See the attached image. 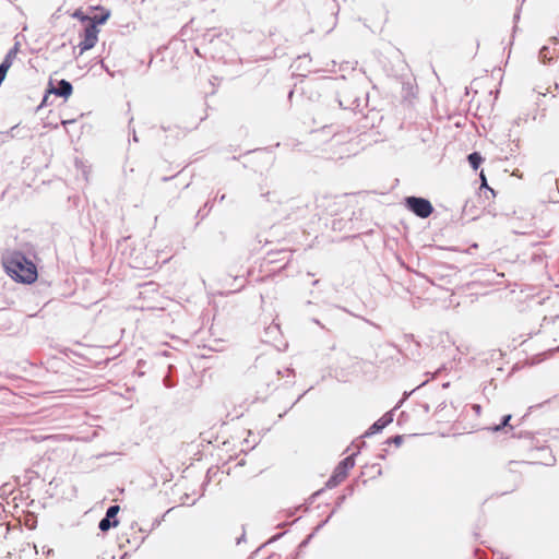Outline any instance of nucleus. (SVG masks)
<instances>
[{"label": "nucleus", "instance_id": "f257e3e1", "mask_svg": "<svg viewBox=\"0 0 559 559\" xmlns=\"http://www.w3.org/2000/svg\"><path fill=\"white\" fill-rule=\"evenodd\" d=\"M352 70L348 79L345 75L331 79L326 82V87L335 91L334 102L340 108L356 111L367 105L368 93L360 86L364 82L362 75L356 73L354 68Z\"/></svg>", "mask_w": 559, "mask_h": 559}, {"label": "nucleus", "instance_id": "f03ea898", "mask_svg": "<svg viewBox=\"0 0 559 559\" xmlns=\"http://www.w3.org/2000/svg\"><path fill=\"white\" fill-rule=\"evenodd\" d=\"M1 261L5 273L13 281L23 284L35 282V263L21 251H7Z\"/></svg>", "mask_w": 559, "mask_h": 559}, {"label": "nucleus", "instance_id": "7ed1b4c3", "mask_svg": "<svg viewBox=\"0 0 559 559\" xmlns=\"http://www.w3.org/2000/svg\"><path fill=\"white\" fill-rule=\"evenodd\" d=\"M72 92L73 86L69 81L62 79L57 82V85H53L52 80H50L49 87L46 90L41 103L37 105V111L41 110L45 106L51 104V97L55 98L59 96L67 99L71 96Z\"/></svg>", "mask_w": 559, "mask_h": 559}, {"label": "nucleus", "instance_id": "20e7f679", "mask_svg": "<svg viewBox=\"0 0 559 559\" xmlns=\"http://www.w3.org/2000/svg\"><path fill=\"white\" fill-rule=\"evenodd\" d=\"M355 455L356 453L346 456L336 465L325 483V488L332 489L346 478L348 471L355 466Z\"/></svg>", "mask_w": 559, "mask_h": 559}, {"label": "nucleus", "instance_id": "39448f33", "mask_svg": "<svg viewBox=\"0 0 559 559\" xmlns=\"http://www.w3.org/2000/svg\"><path fill=\"white\" fill-rule=\"evenodd\" d=\"M405 207L419 218H427L433 212V206L428 199L421 197H406L404 199Z\"/></svg>", "mask_w": 559, "mask_h": 559}, {"label": "nucleus", "instance_id": "423d86ee", "mask_svg": "<svg viewBox=\"0 0 559 559\" xmlns=\"http://www.w3.org/2000/svg\"><path fill=\"white\" fill-rule=\"evenodd\" d=\"M99 29L95 27V24H84L83 29L79 33L81 38L78 47L80 48V53L82 55L84 51L92 49L98 39Z\"/></svg>", "mask_w": 559, "mask_h": 559}, {"label": "nucleus", "instance_id": "0eeeda50", "mask_svg": "<svg viewBox=\"0 0 559 559\" xmlns=\"http://www.w3.org/2000/svg\"><path fill=\"white\" fill-rule=\"evenodd\" d=\"M120 511V507L118 504L110 506L105 516L99 521L98 528L102 532H107L112 527H117L119 524V520L117 519V515Z\"/></svg>", "mask_w": 559, "mask_h": 559}, {"label": "nucleus", "instance_id": "6e6552de", "mask_svg": "<svg viewBox=\"0 0 559 559\" xmlns=\"http://www.w3.org/2000/svg\"><path fill=\"white\" fill-rule=\"evenodd\" d=\"M393 411L386 412L382 417H380L378 420H376L364 433L362 437H371L373 435H377L381 432L388 425H390L393 421Z\"/></svg>", "mask_w": 559, "mask_h": 559}, {"label": "nucleus", "instance_id": "1a4fd4ad", "mask_svg": "<svg viewBox=\"0 0 559 559\" xmlns=\"http://www.w3.org/2000/svg\"><path fill=\"white\" fill-rule=\"evenodd\" d=\"M33 479V472L26 471L23 477H17V483L21 486L20 495L23 497L25 495L26 507H31L34 502V499L31 497V480Z\"/></svg>", "mask_w": 559, "mask_h": 559}, {"label": "nucleus", "instance_id": "9d476101", "mask_svg": "<svg viewBox=\"0 0 559 559\" xmlns=\"http://www.w3.org/2000/svg\"><path fill=\"white\" fill-rule=\"evenodd\" d=\"M404 340L408 344L406 347V350L408 352L406 356L414 360L418 359L420 357L419 343L414 340L413 335H405Z\"/></svg>", "mask_w": 559, "mask_h": 559}, {"label": "nucleus", "instance_id": "9b49d317", "mask_svg": "<svg viewBox=\"0 0 559 559\" xmlns=\"http://www.w3.org/2000/svg\"><path fill=\"white\" fill-rule=\"evenodd\" d=\"M109 16L110 11L102 8L99 12L88 17V24H95V27L98 28L99 25L106 23Z\"/></svg>", "mask_w": 559, "mask_h": 559}, {"label": "nucleus", "instance_id": "f8f14e48", "mask_svg": "<svg viewBox=\"0 0 559 559\" xmlns=\"http://www.w3.org/2000/svg\"><path fill=\"white\" fill-rule=\"evenodd\" d=\"M221 34L216 31V28L207 29L202 35V44L203 45H210L213 44L216 39L219 40Z\"/></svg>", "mask_w": 559, "mask_h": 559}, {"label": "nucleus", "instance_id": "ddd939ff", "mask_svg": "<svg viewBox=\"0 0 559 559\" xmlns=\"http://www.w3.org/2000/svg\"><path fill=\"white\" fill-rule=\"evenodd\" d=\"M467 160H468L469 166L474 170H477L479 168L480 164L483 163L484 158L480 155V153L473 152V153L468 154Z\"/></svg>", "mask_w": 559, "mask_h": 559}, {"label": "nucleus", "instance_id": "4468645a", "mask_svg": "<svg viewBox=\"0 0 559 559\" xmlns=\"http://www.w3.org/2000/svg\"><path fill=\"white\" fill-rule=\"evenodd\" d=\"M512 418V415L508 414V415H504L502 418H501V423L499 425H496L493 426L492 428H490L493 432H498L500 430H502L504 427H509L511 430L513 429L512 426L509 425L510 420Z\"/></svg>", "mask_w": 559, "mask_h": 559}, {"label": "nucleus", "instance_id": "2eb2a0df", "mask_svg": "<svg viewBox=\"0 0 559 559\" xmlns=\"http://www.w3.org/2000/svg\"><path fill=\"white\" fill-rule=\"evenodd\" d=\"M539 59L544 63L550 62L554 59V55L550 52L549 47H547V46L542 47V49L539 50Z\"/></svg>", "mask_w": 559, "mask_h": 559}, {"label": "nucleus", "instance_id": "dca6fc26", "mask_svg": "<svg viewBox=\"0 0 559 559\" xmlns=\"http://www.w3.org/2000/svg\"><path fill=\"white\" fill-rule=\"evenodd\" d=\"M20 41L16 40L14 46L8 51L3 60H8L11 64L13 62V59L16 57V53L19 51Z\"/></svg>", "mask_w": 559, "mask_h": 559}, {"label": "nucleus", "instance_id": "f3484780", "mask_svg": "<svg viewBox=\"0 0 559 559\" xmlns=\"http://www.w3.org/2000/svg\"><path fill=\"white\" fill-rule=\"evenodd\" d=\"M335 66H336V62L334 60H331L330 62L326 63V66L324 68H311V69H309V72H319V71L334 72Z\"/></svg>", "mask_w": 559, "mask_h": 559}, {"label": "nucleus", "instance_id": "a211bd4d", "mask_svg": "<svg viewBox=\"0 0 559 559\" xmlns=\"http://www.w3.org/2000/svg\"><path fill=\"white\" fill-rule=\"evenodd\" d=\"M72 16L74 19L80 20L83 24H87L88 23L90 15H86L81 9L75 10L73 12Z\"/></svg>", "mask_w": 559, "mask_h": 559}, {"label": "nucleus", "instance_id": "6ab92c4d", "mask_svg": "<svg viewBox=\"0 0 559 559\" xmlns=\"http://www.w3.org/2000/svg\"><path fill=\"white\" fill-rule=\"evenodd\" d=\"M402 442H403V436H401V435L390 437L385 441L386 444H395L396 447H400L402 444Z\"/></svg>", "mask_w": 559, "mask_h": 559}, {"label": "nucleus", "instance_id": "aec40b11", "mask_svg": "<svg viewBox=\"0 0 559 559\" xmlns=\"http://www.w3.org/2000/svg\"><path fill=\"white\" fill-rule=\"evenodd\" d=\"M11 66L12 64L8 60H3L0 63V76L5 79L7 72H8V70L10 69Z\"/></svg>", "mask_w": 559, "mask_h": 559}, {"label": "nucleus", "instance_id": "412c9836", "mask_svg": "<svg viewBox=\"0 0 559 559\" xmlns=\"http://www.w3.org/2000/svg\"><path fill=\"white\" fill-rule=\"evenodd\" d=\"M480 180H481V186H480V189H486L488 190L492 195H495V191L487 185V179L484 175V173L481 171L480 173Z\"/></svg>", "mask_w": 559, "mask_h": 559}, {"label": "nucleus", "instance_id": "4be33fe9", "mask_svg": "<svg viewBox=\"0 0 559 559\" xmlns=\"http://www.w3.org/2000/svg\"><path fill=\"white\" fill-rule=\"evenodd\" d=\"M282 254H283V258L278 259L277 261L278 262L285 261L284 265H286L290 254L288 252H282ZM275 261H276L275 259L270 260V262H275Z\"/></svg>", "mask_w": 559, "mask_h": 559}, {"label": "nucleus", "instance_id": "5701e85b", "mask_svg": "<svg viewBox=\"0 0 559 559\" xmlns=\"http://www.w3.org/2000/svg\"><path fill=\"white\" fill-rule=\"evenodd\" d=\"M341 141H342V135L341 134H334L333 138L331 139V142H332L333 145L341 143Z\"/></svg>", "mask_w": 559, "mask_h": 559}, {"label": "nucleus", "instance_id": "b1692460", "mask_svg": "<svg viewBox=\"0 0 559 559\" xmlns=\"http://www.w3.org/2000/svg\"><path fill=\"white\" fill-rule=\"evenodd\" d=\"M100 66H102V68H103V69H104V70H105V71H106L110 76H114V75H115V74H114V72H111V71L109 70V68L107 67V64L105 63V60H100Z\"/></svg>", "mask_w": 559, "mask_h": 559}, {"label": "nucleus", "instance_id": "393cba45", "mask_svg": "<svg viewBox=\"0 0 559 559\" xmlns=\"http://www.w3.org/2000/svg\"><path fill=\"white\" fill-rule=\"evenodd\" d=\"M334 512H335V510H333V511L331 512V514L328 516V519H326L325 521H323L322 523H320V524L317 526V528H316V530H317V531H318V530H320V528H321V527H322V526H323V525H324V524L330 520V518L334 514Z\"/></svg>", "mask_w": 559, "mask_h": 559}, {"label": "nucleus", "instance_id": "a878e982", "mask_svg": "<svg viewBox=\"0 0 559 559\" xmlns=\"http://www.w3.org/2000/svg\"><path fill=\"white\" fill-rule=\"evenodd\" d=\"M345 500V496H340L336 500V509L340 508L342 506V503L344 502Z\"/></svg>", "mask_w": 559, "mask_h": 559}, {"label": "nucleus", "instance_id": "bb28decb", "mask_svg": "<svg viewBox=\"0 0 559 559\" xmlns=\"http://www.w3.org/2000/svg\"><path fill=\"white\" fill-rule=\"evenodd\" d=\"M225 199H226V194H224V193H223V194H221V195L216 194V197H215V199H214V200H215V201H218L219 203H222V202H224V201H225Z\"/></svg>", "mask_w": 559, "mask_h": 559}, {"label": "nucleus", "instance_id": "cd10ccee", "mask_svg": "<svg viewBox=\"0 0 559 559\" xmlns=\"http://www.w3.org/2000/svg\"><path fill=\"white\" fill-rule=\"evenodd\" d=\"M1 490H2V493H5L8 491H10V485L9 484H4L2 487H1Z\"/></svg>", "mask_w": 559, "mask_h": 559}, {"label": "nucleus", "instance_id": "c85d7f7f", "mask_svg": "<svg viewBox=\"0 0 559 559\" xmlns=\"http://www.w3.org/2000/svg\"><path fill=\"white\" fill-rule=\"evenodd\" d=\"M312 322L316 323L317 325H319L321 329H325V326L320 322V320L313 318Z\"/></svg>", "mask_w": 559, "mask_h": 559}, {"label": "nucleus", "instance_id": "c756f323", "mask_svg": "<svg viewBox=\"0 0 559 559\" xmlns=\"http://www.w3.org/2000/svg\"><path fill=\"white\" fill-rule=\"evenodd\" d=\"M555 457L552 455H550L549 460L547 462H545V465H552L555 463Z\"/></svg>", "mask_w": 559, "mask_h": 559}, {"label": "nucleus", "instance_id": "7c9ffc66", "mask_svg": "<svg viewBox=\"0 0 559 559\" xmlns=\"http://www.w3.org/2000/svg\"><path fill=\"white\" fill-rule=\"evenodd\" d=\"M272 194H273L272 192L267 191L266 193H262L261 195H262V197H264V198H266V199H267V201H271L270 197H271Z\"/></svg>", "mask_w": 559, "mask_h": 559}, {"label": "nucleus", "instance_id": "2f4dec72", "mask_svg": "<svg viewBox=\"0 0 559 559\" xmlns=\"http://www.w3.org/2000/svg\"><path fill=\"white\" fill-rule=\"evenodd\" d=\"M282 535H283V533H280V534H277V535L273 536V537L269 540V543H272V542H274V540L278 539Z\"/></svg>", "mask_w": 559, "mask_h": 559}, {"label": "nucleus", "instance_id": "473e14b6", "mask_svg": "<svg viewBox=\"0 0 559 559\" xmlns=\"http://www.w3.org/2000/svg\"><path fill=\"white\" fill-rule=\"evenodd\" d=\"M311 537H312V534H310V535L307 537V539H305V540L300 544V546H306V545H308V542H309V539H310Z\"/></svg>", "mask_w": 559, "mask_h": 559}, {"label": "nucleus", "instance_id": "72a5a7b5", "mask_svg": "<svg viewBox=\"0 0 559 559\" xmlns=\"http://www.w3.org/2000/svg\"><path fill=\"white\" fill-rule=\"evenodd\" d=\"M74 121H75V120H73V119H70V120H62V121H61V123H62L63 126H67V124H69V123H73Z\"/></svg>", "mask_w": 559, "mask_h": 559}, {"label": "nucleus", "instance_id": "f704fd0d", "mask_svg": "<svg viewBox=\"0 0 559 559\" xmlns=\"http://www.w3.org/2000/svg\"><path fill=\"white\" fill-rule=\"evenodd\" d=\"M132 139H133L134 142L139 141L134 129L132 130Z\"/></svg>", "mask_w": 559, "mask_h": 559}, {"label": "nucleus", "instance_id": "c9c22d12", "mask_svg": "<svg viewBox=\"0 0 559 559\" xmlns=\"http://www.w3.org/2000/svg\"><path fill=\"white\" fill-rule=\"evenodd\" d=\"M284 373H286V374H293V373H294V370H293V369H290V368H286V369L284 370Z\"/></svg>", "mask_w": 559, "mask_h": 559}, {"label": "nucleus", "instance_id": "e433bc0d", "mask_svg": "<svg viewBox=\"0 0 559 559\" xmlns=\"http://www.w3.org/2000/svg\"><path fill=\"white\" fill-rule=\"evenodd\" d=\"M335 308H336V309H338V310H342V311H344V312L350 313V312H349L346 308H344V307H338V306H337V307H335Z\"/></svg>", "mask_w": 559, "mask_h": 559}, {"label": "nucleus", "instance_id": "4c0bfd02", "mask_svg": "<svg viewBox=\"0 0 559 559\" xmlns=\"http://www.w3.org/2000/svg\"><path fill=\"white\" fill-rule=\"evenodd\" d=\"M212 204L210 203V201H207L205 204H204V207H209V211L212 209Z\"/></svg>", "mask_w": 559, "mask_h": 559}, {"label": "nucleus", "instance_id": "58836bf2", "mask_svg": "<svg viewBox=\"0 0 559 559\" xmlns=\"http://www.w3.org/2000/svg\"><path fill=\"white\" fill-rule=\"evenodd\" d=\"M514 21L516 22L520 19V12H516L513 16Z\"/></svg>", "mask_w": 559, "mask_h": 559}, {"label": "nucleus", "instance_id": "ea45409f", "mask_svg": "<svg viewBox=\"0 0 559 559\" xmlns=\"http://www.w3.org/2000/svg\"><path fill=\"white\" fill-rule=\"evenodd\" d=\"M305 394H306V392L300 394L293 405H295L297 402H299Z\"/></svg>", "mask_w": 559, "mask_h": 559}, {"label": "nucleus", "instance_id": "a19ab883", "mask_svg": "<svg viewBox=\"0 0 559 559\" xmlns=\"http://www.w3.org/2000/svg\"><path fill=\"white\" fill-rule=\"evenodd\" d=\"M194 52H195L197 55H199V56H202L199 47H195V48H194Z\"/></svg>", "mask_w": 559, "mask_h": 559}, {"label": "nucleus", "instance_id": "79ce46f5", "mask_svg": "<svg viewBox=\"0 0 559 559\" xmlns=\"http://www.w3.org/2000/svg\"><path fill=\"white\" fill-rule=\"evenodd\" d=\"M423 407H424V409H425V412H426V413H428V412H429V409H430V407H429V405H428V404H425Z\"/></svg>", "mask_w": 559, "mask_h": 559}, {"label": "nucleus", "instance_id": "37998d69", "mask_svg": "<svg viewBox=\"0 0 559 559\" xmlns=\"http://www.w3.org/2000/svg\"><path fill=\"white\" fill-rule=\"evenodd\" d=\"M170 179H171V177H163V179H162V180H163V181H168V180H170Z\"/></svg>", "mask_w": 559, "mask_h": 559}, {"label": "nucleus", "instance_id": "c03bdc74", "mask_svg": "<svg viewBox=\"0 0 559 559\" xmlns=\"http://www.w3.org/2000/svg\"><path fill=\"white\" fill-rule=\"evenodd\" d=\"M474 408H475L476 412H479L480 406L479 405H475Z\"/></svg>", "mask_w": 559, "mask_h": 559}, {"label": "nucleus", "instance_id": "a18cd8bd", "mask_svg": "<svg viewBox=\"0 0 559 559\" xmlns=\"http://www.w3.org/2000/svg\"><path fill=\"white\" fill-rule=\"evenodd\" d=\"M321 491H322V490L316 491V492L313 493V497L319 496V495L321 493Z\"/></svg>", "mask_w": 559, "mask_h": 559}, {"label": "nucleus", "instance_id": "49530a36", "mask_svg": "<svg viewBox=\"0 0 559 559\" xmlns=\"http://www.w3.org/2000/svg\"><path fill=\"white\" fill-rule=\"evenodd\" d=\"M293 94H294V91H290L288 94V97L292 98Z\"/></svg>", "mask_w": 559, "mask_h": 559}, {"label": "nucleus", "instance_id": "de8ad7c7", "mask_svg": "<svg viewBox=\"0 0 559 559\" xmlns=\"http://www.w3.org/2000/svg\"><path fill=\"white\" fill-rule=\"evenodd\" d=\"M318 283H319V281L316 280V281L312 282V285L316 286Z\"/></svg>", "mask_w": 559, "mask_h": 559}, {"label": "nucleus", "instance_id": "09e8293b", "mask_svg": "<svg viewBox=\"0 0 559 559\" xmlns=\"http://www.w3.org/2000/svg\"><path fill=\"white\" fill-rule=\"evenodd\" d=\"M15 130H17V126L12 128V132H14Z\"/></svg>", "mask_w": 559, "mask_h": 559}, {"label": "nucleus", "instance_id": "8fccbe9b", "mask_svg": "<svg viewBox=\"0 0 559 559\" xmlns=\"http://www.w3.org/2000/svg\"><path fill=\"white\" fill-rule=\"evenodd\" d=\"M307 57V55H304V57H299V59H306Z\"/></svg>", "mask_w": 559, "mask_h": 559}, {"label": "nucleus", "instance_id": "3c124183", "mask_svg": "<svg viewBox=\"0 0 559 559\" xmlns=\"http://www.w3.org/2000/svg\"><path fill=\"white\" fill-rule=\"evenodd\" d=\"M36 276H37V280H38L39 278V273L38 272L36 273Z\"/></svg>", "mask_w": 559, "mask_h": 559}, {"label": "nucleus", "instance_id": "603ef678", "mask_svg": "<svg viewBox=\"0 0 559 559\" xmlns=\"http://www.w3.org/2000/svg\"><path fill=\"white\" fill-rule=\"evenodd\" d=\"M557 352H559V346L556 348Z\"/></svg>", "mask_w": 559, "mask_h": 559}]
</instances>
